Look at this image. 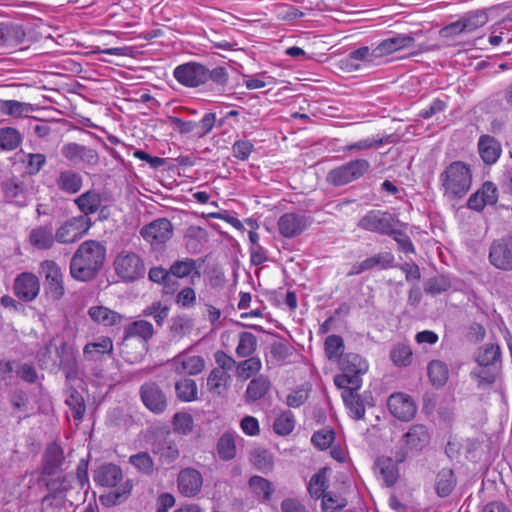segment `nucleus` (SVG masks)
Here are the masks:
<instances>
[{
  "mask_svg": "<svg viewBox=\"0 0 512 512\" xmlns=\"http://www.w3.org/2000/svg\"><path fill=\"white\" fill-rule=\"evenodd\" d=\"M172 425L175 432L188 435L193 430L194 420L188 413H176L173 417Z\"/></svg>",
  "mask_w": 512,
  "mask_h": 512,
  "instance_id": "nucleus-51",
  "label": "nucleus"
},
{
  "mask_svg": "<svg viewBox=\"0 0 512 512\" xmlns=\"http://www.w3.org/2000/svg\"><path fill=\"white\" fill-rule=\"evenodd\" d=\"M342 398L345 406L348 408L350 415L354 419H361L365 415V406L360 395L357 393L359 389L341 388Z\"/></svg>",
  "mask_w": 512,
  "mask_h": 512,
  "instance_id": "nucleus-22",
  "label": "nucleus"
},
{
  "mask_svg": "<svg viewBox=\"0 0 512 512\" xmlns=\"http://www.w3.org/2000/svg\"><path fill=\"white\" fill-rule=\"evenodd\" d=\"M397 223L395 217L388 212L370 210L360 218L357 226L369 232L387 235L392 233V226H396Z\"/></svg>",
  "mask_w": 512,
  "mask_h": 512,
  "instance_id": "nucleus-7",
  "label": "nucleus"
},
{
  "mask_svg": "<svg viewBox=\"0 0 512 512\" xmlns=\"http://www.w3.org/2000/svg\"><path fill=\"white\" fill-rule=\"evenodd\" d=\"M72 277L80 281H88L96 275V241L83 242L75 252L71 264Z\"/></svg>",
  "mask_w": 512,
  "mask_h": 512,
  "instance_id": "nucleus-2",
  "label": "nucleus"
},
{
  "mask_svg": "<svg viewBox=\"0 0 512 512\" xmlns=\"http://www.w3.org/2000/svg\"><path fill=\"white\" fill-rule=\"evenodd\" d=\"M253 144L248 140H238L232 146L233 156L239 160H247L253 151Z\"/></svg>",
  "mask_w": 512,
  "mask_h": 512,
  "instance_id": "nucleus-63",
  "label": "nucleus"
},
{
  "mask_svg": "<svg viewBox=\"0 0 512 512\" xmlns=\"http://www.w3.org/2000/svg\"><path fill=\"white\" fill-rule=\"evenodd\" d=\"M393 259L394 258L390 253H380L372 257H368L362 262L353 265L349 275H358L375 267L386 268L392 263Z\"/></svg>",
  "mask_w": 512,
  "mask_h": 512,
  "instance_id": "nucleus-23",
  "label": "nucleus"
},
{
  "mask_svg": "<svg viewBox=\"0 0 512 512\" xmlns=\"http://www.w3.org/2000/svg\"><path fill=\"white\" fill-rule=\"evenodd\" d=\"M308 225V217L299 213H285L278 220L279 233L285 238L297 237L307 229Z\"/></svg>",
  "mask_w": 512,
  "mask_h": 512,
  "instance_id": "nucleus-18",
  "label": "nucleus"
},
{
  "mask_svg": "<svg viewBox=\"0 0 512 512\" xmlns=\"http://www.w3.org/2000/svg\"><path fill=\"white\" fill-rule=\"evenodd\" d=\"M207 75V67L197 62L178 65L173 71L174 78L186 87H198L205 84Z\"/></svg>",
  "mask_w": 512,
  "mask_h": 512,
  "instance_id": "nucleus-10",
  "label": "nucleus"
},
{
  "mask_svg": "<svg viewBox=\"0 0 512 512\" xmlns=\"http://www.w3.org/2000/svg\"><path fill=\"white\" fill-rule=\"evenodd\" d=\"M427 373L431 384L437 388L444 386L449 378L448 366L441 360L430 361L427 366Z\"/></svg>",
  "mask_w": 512,
  "mask_h": 512,
  "instance_id": "nucleus-29",
  "label": "nucleus"
},
{
  "mask_svg": "<svg viewBox=\"0 0 512 512\" xmlns=\"http://www.w3.org/2000/svg\"><path fill=\"white\" fill-rule=\"evenodd\" d=\"M40 291L38 278L29 272L19 274L14 281V293L22 301L34 300Z\"/></svg>",
  "mask_w": 512,
  "mask_h": 512,
  "instance_id": "nucleus-19",
  "label": "nucleus"
},
{
  "mask_svg": "<svg viewBox=\"0 0 512 512\" xmlns=\"http://www.w3.org/2000/svg\"><path fill=\"white\" fill-rule=\"evenodd\" d=\"M133 489V483L130 479L125 480L113 491L101 494L99 499L104 506L110 507L124 502Z\"/></svg>",
  "mask_w": 512,
  "mask_h": 512,
  "instance_id": "nucleus-26",
  "label": "nucleus"
},
{
  "mask_svg": "<svg viewBox=\"0 0 512 512\" xmlns=\"http://www.w3.org/2000/svg\"><path fill=\"white\" fill-rule=\"evenodd\" d=\"M489 260L497 269L512 270V238H502L494 241L490 247Z\"/></svg>",
  "mask_w": 512,
  "mask_h": 512,
  "instance_id": "nucleus-12",
  "label": "nucleus"
},
{
  "mask_svg": "<svg viewBox=\"0 0 512 512\" xmlns=\"http://www.w3.org/2000/svg\"><path fill=\"white\" fill-rule=\"evenodd\" d=\"M391 359L397 366H408L412 361V351L409 346L398 344L391 351Z\"/></svg>",
  "mask_w": 512,
  "mask_h": 512,
  "instance_id": "nucleus-53",
  "label": "nucleus"
},
{
  "mask_svg": "<svg viewBox=\"0 0 512 512\" xmlns=\"http://www.w3.org/2000/svg\"><path fill=\"white\" fill-rule=\"evenodd\" d=\"M342 374L334 377L337 388L360 389L362 386L361 375L368 371V363L358 354H347L340 360Z\"/></svg>",
  "mask_w": 512,
  "mask_h": 512,
  "instance_id": "nucleus-3",
  "label": "nucleus"
},
{
  "mask_svg": "<svg viewBox=\"0 0 512 512\" xmlns=\"http://www.w3.org/2000/svg\"><path fill=\"white\" fill-rule=\"evenodd\" d=\"M55 240V235L50 227L34 228L29 235L30 244L40 250L51 248Z\"/></svg>",
  "mask_w": 512,
  "mask_h": 512,
  "instance_id": "nucleus-27",
  "label": "nucleus"
},
{
  "mask_svg": "<svg viewBox=\"0 0 512 512\" xmlns=\"http://www.w3.org/2000/svg\"><path fill=\"white\" fill-rule=\"evenodd\" d=\"M177 486L179 492L184 497H196L202 490L203 477L201 473L194 468H184L178 474Z\"/></svg>",
  "mask_w": 512,
  "mask_h": 512,
  "instance_id": "nucleus-17",
  "label": "nucleus"
},
{
  "mask_svg": "<svg viewBox=\"0 0 512 512\" xmlns=\"http://www.w3.org/2000/svg\"><path fill=\"white\" fill-rule=\"evenodd\" d=\"M175 390L177 397L184 402H191L197 397V385L192 379H183L176 382Z\"/></svg>",
  "mask_w": 512,
  "mask_h": 512,
  "instance_id": "nucleus-44",
  "label": "nucleus"
},
{
  "mask_svg": "<svg viewBox=\"0 0 512 512\" xmlns=\"http://www.w3.org/2000/svg\"><path fill=\"white\" fill-rule=\"evenodd\" d=\"M236 376L247 380L256 375L262 368V362L258 357H250L236 364Z\"/></svg>",
  "mask_w": 512,
  "mask_h": 512,
  "instance_id": "nucleus-38",
  "label": "nucleus"
},
{
  "mask_svg": "<svg viewBox=\"0 0 512 512\" xmlns=\"http://www.w3.org/2000/svg\"><path fill=\"white\" fill-rule=\"evenodd\" d=\"M75 203L83 212L82 216L89 217V214H92L96 211V192L93 190L87 191L86 193L80 195L75 200Z\"/></svg>",
  "mask_w": 512,
  "mask_h": 512,
  "instance_id": "nucleus-52",
  "label": "nucleus"
},
{
  "mask_svg": "<svg viewBox=\"0 0 512 512\" xmlns=\"http://www.w3.org/2000/svg\"><path fill=\"white\" fill-rule=\"evenodd\" d=\"M5 199L18 206H25L27 204V192L22 183L8 181L3 186Z\"/></svg>",
  "mask_w": 512,
  "mask_h": 512,
  "instance_id": "nucleus-32",
  "label": "nucleus"
},
{
  "mask_svg": "<svg viewBox=\"0 0 512 512\" xmlns=\"http://www.w3.org/2000/svg\"><path fill=\"white\" fill-rule=\"evenodd\" d=\"M140 396L145 407L154 414H161L167 408V396L154 382L144 383L140 388Z\"/></svg>",
  "mask_w": 512,
  "mask_h": 512,
  "instance_id": "nucleus-13",
  "label": "nucleus"
},
{
  "mask_svg": "<svg viewBox=\"0 0 512 512\" xmlns=\"http://www.w3.org/2000/svg\"><path fill=\"white\" fill-rule=\"evenodd\" d=\"M430 442V434L426 426L416 424L409 428L403 436V446L395 451L397 462H404L409 454L418 453Z\"/></svg>",
  "mask_w": 512,
  "mask_h": 512,
  "instance_id": "nucleus-5",
  "label": "nucleus"
},
{
  "mask_svg": "<svg viewBox=\"0 0 512 512\" xmlns=\"http://www.w3.org/2000/svg\"><path fill=\"white\" fill-rule=\"evenodd\" d=\"M414 43V38L407 34H400L384 39L376 46V54L379 58L388 56L401 49L409 48Z\"/></svg>",
  "mask_w": 512,
  "mask_h": 512,
  "instance_id": "nucleus-21",
  "label": "nucleus"
},
{
  "mask_svg": "<svg viewBox=\"0 0 512 512\" xmlns=\"http://www.w3.org/2000/svg\"><path fill=\"white\" fill-rule=\"evenodd\" d=\"M170 275L175 276L177 278H185L190 275L200 276L197 271L196 261L191 258H185L182 260H177L169 268Z\"/></svg>",
  "mask_w": 512,
  "mask_h": 512,
  "instance_id": "nucleus-35",
  "label": "nucleus"
},
{
  "mask_svg": "<svg viewBox=\"0 0 512 512\" xmlns=\"http://www.w3.org/2000/svg\"><path fill=\"white\" fill-rule=\"evenodd\" d=\"M22 142L20 132L13 127L0 129V149L4 151L15 150Z\"/></svg>",
  "mask_w": 512,
  "mask_h": 512,
  "instance_id": "nucleus-40",
  "label": "nucleus"
},
{
  "mask_svg": "<svg viewBox=\"0 0 512 512\" xmlns=\"http://www.w3.org/2000/svg\"><path fill=\"white\" fill-rule=\"evenodd\" d=\"M456 485L454 472L451 469L444 468L436 476L435 490L439 497L448 496Z\"/></svg>",
  "mask_w": 512,
  "mask_h": 512,
  "instance_id": "nucleus-31",
  "label": "nucleus"
},
{
  "mask_svg": "<svg viewBox=\"0 0 512 512\" xmlns=\"http://www.w3.org/2000/svg\"><path fill=\"white\" fill-rule=\"evenodd\" d=\"M249 486L261 501L267 502L271 499L273 487L267 479L261 476H252L249 479Z\"/></svg>",
  "mask_w": 512,
  "mask_h": 512,
  "instance_id": "nucleus-43",
  "label": "nucleus"
},
{
  "mask_svg": "<svg viewBox=\"0 0 512 512\" xmlns=\"http://www.w3.org/2000/svg\"><path fill=\"white\" fill-rule=\"evenodd\" d=\"M382 144H383L382 139L366 138V139H361L359 141H356L354 143L347 145L343 149V151H345V152H347V151H363V150H368L371 148H377V147L381 146Z\"/></svg>",
  "mask_w": 512,
  "mask_h": 512,
  "instance_id": "nucleus-61",
  "label": "nucleus"
},
{
  "mask_svg": "<svg viewBox=\"0 0 512 512\" xmlns=\"http://www.w3.org/2000/svg\"><path fill=\"white\" fill-rule=\"evenodd\" d=\"M335 434L333 430L324 428L316 431L311 438L312 443L320 450L327 449L334 441Z\"/></svg>",
  "mask_w": 512,
  "mask_h": 512,
  "instance_id": "nucleus-55",
  "label": "nucleus"
},
{
  "mask_svg": "<svg viewBox=\"0 0 512 512\" xmlns=\"http://www.w3.org/2000/svg\"><path fill=\"white\" fill-rule=\"evenodd\" d=\"M370 169L366 159H354L342 164L327 174V180L334 186H343L363 177Z\"/></svg>",
  "mask_w": 512,
  "mask_h": 512,
  "instance_id": "nucleus-4",
  "label": "nucleus"
},
{
  "mask_svg": "<svg viewBox=\"0 0 512 512\" xmlns=\"http://www.w3.org/2000/svg\"><path fill=\"white\" fill-rule=\"evenodd\" d=\"M500 358V348L497 345L489 344L482 347L477 355V362L481 367L494 365Z\"/></svg>",
  "mask_w": 512,
  "mask_h": 512,
  "instance_id": "nucleus-46",
  "label": "nucleus"
},
{
  "mask_svg": "<svg viewBox=\"0 0 512 512\" xmlns=\"http://www.w3.org/2000/svg\"><path fill=\"white\" fill-rule=\"evenodd\" d=\"M478 152L485 164L492 165L500 158L502 146L495 137L485 134L478 139Z\"/></svg>",
  "mask_w": 512,
  "mask_h": 512,
  "instance_id": "nucleus-20",
  "label": "nucleus"
},
{
  "mask_svg": "<svg viewBox=\"0 0 512 512\" xmlns=\"http://www.w3.org/2000/svg\"><path fill=\"white\" fill-rule=\"evenodd\" d=\"M320 498H322L321 506L325 512H335L345 506L344 499L331 493H324Z\"/></svg>",
  "mask_w": 512,
  "mask_h": 512,
  "instance_id": "nucleus-62",
  "label": "nucleus"
},
{
  "mask_svg": "<svg viewBox=\"0 0 512 512\" xmlns=\"http://www.w3.org/2000/svg\"><path fill=\"white\" fill-rule=\"evenodd\" d=\"M251 461L253 465L263 473L272 471L274 466L272 454L264 449L255 450L251 454Z\"/></svg>",
  "mask_w": 512,
  "mask_h": 512,
  "instance_id": "nucleus-47",
  "label": "nucleus"
},
{
  "mask_svg": "<svg viewBox=\"0 0 512 512\" xmlns=\"http://www.w3.org/2000/svg\"><path fill=\"white\" fill-rule=\"evenodd\" d=\"M277 80L266 73L244 76L243 83L247 89L254 90L275 85Z\"/></svg>",
  "mask_w": 512,
  "mask_h": 512,
  "instance_id": "nucleus-49",
  "label": "nucleus"
},
{
  "mask_svg": "<svg viewBox=\"0 0 512 512\" xmlns=\"http://www.w3.org/2000/svg\"><path fill=\"white\" fill-rule=\"evenodd\" d=\"M269 380L260 375L250 381L246 389V398L249 401H256L261 399L269 390Z\"/></svg>",
  "mask_w": 512,
  "mask_h": 512,
  "instance_id": "nucleus-36",
  "label": "nucleus"
},
{
  "mask_svg": "<svg viewBox=\"0 0 512 512\" xmlns=\"http://www.w3.org/2000/svg\"><path fill=\"white\" fill-rule=\"evenodd\" d=\"M390 413L402 421L411 420L417 411L414 400L405 393H394L390 395L387 401Z\"/></svg>",
  "mask_w": 512,
  "mask_h": 512,
  "instance_id": "nucleus-14",
  "label": "nucleus"
},
{
  "mask_svg": "<svg viewBox=\"0 0 512 512\" xmlns=\"http://www.w3.org/2000/svg\"><path fill=\"white\" fill-rule=\"evenodd\" d=\"M62 461V451L56 444L47 448L45 453V470L50 474Z\"/></svg>",
  "mask_w": 512,
  "mask_h": 512,
  "instance_id": "nucleus-56",
  "label": "nucleus"
},
{
  "mask_svg": "<svg viewBox=\"0 0 512 512\" xmlns=\"http://www.w3.org/2000/svg\"><path fill=\"white\" fill-rule=\"evenodd\" d=\"M40 273L47 282L48 293L55 299L64 294L63 275L60 267L52 260H45L40 265Z\"/></svg>",
  "mask_w": 512,
  "mask_h": 512,
  "instance_id": "nucleus-16",
  "label": "nucleus"
},
{
  "mask_svg": "<svg viewBox=\"0 0 512 512\" xmlns=\"http://www.w3.org/2000/svg\"><path fill=\"white\" fill-rule=\"evenodd\" d=\"M114 270L123 281H135L145 274V266L139 255L130 251L120 252L114 260Z\"/></svg>",
  "mask_w": 512,
  "mask_h": 512,
  "instance_id": "nucleus-6",
  "label": "nucleus"
},
{
  "mask_svg": "<svg viewBox=\"0 0 512 512\" xmlns=\"http://www.w3.org/2000/svg\"><path fill=\"white\" fill-rule=\"evenodd\" d=\"M236 433L224 432L218 439L216 450L219 458L223 461H230L236 456Z\"/></svg>",
  "mask_w": 512,
  "mask_h": 512,
  "instance_id": "nucleus-25",
  "label": "nucleus"
},
{
  "mask_svg": "<svg viewBox=\"0 0 512 512\" xmlns=\"http://www.w3.org/2000/svg\"><path fill=\"white\" fill-rule=\"evenodd\" d=\"M153 453L158 455L165 463H173L179 457L177 445L171 440H163L153 448Z\"/></svg>",
  "mask_w": 512,
  "mask_h": 512,
  "instance_id": "nucleus-42",
  "label": "nucleus"
},
{
  "mask_svg": "<svg viewBox=\"0 0 512 512\" xmlns=\"http://www.w3.org/2000/svg\"><path fill=\"white\" fill-rule=\"evenodd\" d=\"M257 339L250 332H242L239 334L238 344L236 347V355L240 358H250L256 351Z\"/></svg>",
  "mask_w": 512,
  "mask_h": 512,
  "instance_id": "nucleus-37",
  "label": "nucleus"
},
{
  "mask_svg": "<svg viewBox=\"0 0 512 512\" xmlns=\"http://www.w3.org/2000/svg\"><path fill=\"white\" fill-rule=\"evenodd\" d=\"M154 329L153 325L146 320H138L130 323L125 329L124 340L127 341L130 338H138L142 342H146L153 336Z\"/></svg>",
  "mask_w": 512,
  "mask_h": 512,
  "instance_id": "nucleus-28",
  "label": "nucleus"
},
{
  "mask_svg": "<svg viewBox=\"0 0 512 512\" xmlns=\"http://www.w3.org/2000/svg\"><path fill=\"white\" fill-rule=\"evenodd\" d=\"M205 367L204 359L199 355L183 351L171 360V368L179 375H197Z\"/></svg>",
  "mask_w": 512,
  "mask_h": 512,
  "instance_id": "nucleus-15",
  "label": "nucleus"
},
{
  "mask_svg": "<svg viewBox=\"0 0 512 512\" xmlns=\"http://www.w3.org/2000/svg\"><path fill=\"white\" fill-rule=\"evenodd\" d=\"M376 47L370 49L367 46L360 47L356 50H353L348 55V60L362 62L365 65H373L377 64L378 60H380L379 55L375 53Z\"/></svg>",
  "mask_w": 512,
  "mask_h": 512,
  "instance_id": "nucleus-45",
  "label": "nucleus"
},
{
  "mask_svg": "<svg viewBox=\"0 0 512 512\" xmlns=\"http://www.w3.org/2000/svg\"><path fill=\"white\" fill-rule=\"evenodd\" d=\"M443 195L449 200L460 199L471 188L472 171L470 166L462 161H454L439 175Z\"/></svg>",
  "mask_w": 512,
  "mask_h": 512,
  "instance_id": "nucleus-1",
  "label": "nucleus"
},
{
  "mask_svg": "<svg viewBox=\"0 0 512 512\" xmlns=\"http://www.w3.org/2000/svg\"><path fill=\"white\" fill-rule=\"evenodd\" d=\"M295 426L294 415L290 411L283 412L274 422V432L281 436L289 435Z\"/></svg>",
  "mask_w": 512,
  "mask_h": 512,
  "instance_id": "nucleus-50",
  "label": "nucleus"
},
{
  "mask_svg": "<svg viewBox=\"0 0 512 512\" xmlns=\"http://www.w3.org/2000/svg\"><path fill=\"white\" fill-rule=\"evenodd\" d=\"M129 463L140 473L150 475L154 471V461L147 452H139L129 457Z\"/></svg>",
  "mask_w": 512,
  "mask_h": 512,
  "instance_id": "nucleus-48",
  "label": "nucleus"
},
{
  "mask_svg": "<svg viewBox=\"0 0 512 512\" xmlns=\"http://www.w3.org/2000/svg\"><path fill=\"white\" fill-rule=\"evenodd\" d=\"M67 500L65 495L60 491L52 493L43 498L41 503L42 512H68Z\"/></svg>",
  "mask_w": 512,
  "mask_h": 512,
  "instance_id": "nucleus-41",
  "label": "nucleus"
},
{
  "mask_svg": "<svg viewBox=\"0 0 512 512\" xmlns=\"http://www.w3.org/2000/svg\"><path fill=\"white\" fill-rule=\"evenodd\" d=\"M450 281L445 276L431 278L425 287V291L432 295H438L446 292L450 288Z\"/></svg>",
  "mask_w": 512,
  "mask_h": 512,
  "instance_id": "nucleus-57",
  "label": "nucleus"
},
{
  "mask_svg": "<svg viewBox=\"0 0 512 512\" xmlns=\"http://www.w3.org/2000/svg\"><path fill=\"white\" fill-rule=\"evenodd\" d=\"M397 463L395 456L394 459L390 457H380L376 461V468L386 486L394 485L398 479L399 471L396 465Z\"/></svg>",
  "mask_w": 512,
  "mask_h": 512,
  "instance_id": "nucleus-24",
  "label": "nucleus"
},
{
  "mask_svg": "<svg viewBox=\"0 0 512 512\" xmlns=\"http://www.w3.org/2000/svg\"><path fill=\"white\" fill-rule=\"evenodd\" d=\"M230 375L223 369H213L207 378V387L210 392L221 394L228 386Z\"/></svg>",
  "mask_w": 512,
  "mask_h": 512,
  "instance_id": "nucleus-39",
  "label": "nucleus"
},
{
  "mask_svg": "<svg viewBox=\"0 0 512 512\" xmlns=\"http://www.w3.org/2000/svg\"><path fill=\"white\" fill-rule=\"evenodd\" d=\"M92 226L87 216H77L63 223L55 233V239L62 244L76 242L82 238Z\"/></svg>",
  "mask_w": 512,
  "mask_h": 512,
  "instance_id": "nucleus-9",
  "label": "nucleus"
},
{
  "mask_svg": "<svg viewBox=\"0 0 512 512\" xmlns=\"http://www.w3.org/2000/svg\"><path fill=\"white\" fill-rule=\"evenodd\" d=\"M387 235L391 236L398 243L401 251L404 253H414V245L407 234L397 230L395 226H392V233H388Z\"/></svg>",
  "mask_w": 512,
  "mask_h": 512,
  "instance_id": "nucleus-59",
  "label": "nucleus"
},
{
  "mask_svg": "<svg viewBox=\"0 0 512 512\" xmlns=\"http://www.w3.org/2000/svg\"><path fill=\"white\" fill-rule=\"evenodd\" d=\"M140 234L152 246H157L164 244L172 237L173 227L166 218H159L142 227Z\"/></svg>",
  "mask_w": 512,
  "mask_h": 512,
  "instance_id": "nucleus-11",
  "label": "nucleus"
},
{
  "mask_svg": "<svg viewBox=\"0 0 512 512\" xmlns=\"http://www.w3.org/2000/svg\"><path fill=\"white\" fill-rule=\"evenodd\" d=\"M344 350L343 339L338 335H330L325 340V353L329 359L339 358Z\"/></svg>",
  "mask_w": 512,
  "mask_h": 512,
  "instance_id": "nucleus-54",
  "label": "nucleus"
},
{
  "mask_svg": "<svg viewBox=\"0 0 512 512\" xmlns=\"http://www.w3.org/2000/svg\"><path fill=\"white\" fill-rule=\"evenodd\" d=\"M326 477L324 472L315 474L309 482L308 490L312 497L320 498L325 493Z\"/></svg>",
  "mask_w": 512,
  "mask_h": 512,
  "instance_id": "nucleus-58",
  "label": "nucleus"
},
{
  "mask_svg": "<svg viewBox=\"0 0 512 512\" xmlns=\"http://www.w3.org/2000/svg\"><path fill=\"white\" fill-rule=\"evenodd\" d=\"M488 22V15L484 9L470 11L459 20L445 26L441 33L444 36L473 32Z\"/></svg>",
  "mask_w": 512,
  "mask_h": 512,
  "instance_id": "nucleus-8",
  "label": "nucleus"
},
{
  "mask_svg": "<svg viewBox=\"0 0 512 512\" xmlns=\"http://www.w3.org/2000/svg\"><path fill=\"white\" fill-rule=\"evenodd\" d=\"M62 155L72 162H90L93 150L77 143H68L62 147Z\"/></svg>",
  "mask_w": 512,
  "mask_h": 512,
  "instance_id": "nucleus-30",
  "label": "nucleus"
},
{
  "mask_svg": "<svg viewBox=\"0 0 512 512\" xmlns=\"http://www.w3.org/2000/svg\"><path fill=\"white\" fill-rule=\"evenodd\" d=\"M476 193L487 205H494L498 200L497 187L490 181L485 182Z\"/></svg>",
  "mask_w": 512,
  "mask_h": 512,
  "instance_id": "nucleus-60",
  "label": "nucleus"
},
{
  "mask_svg": "<svg viewBox=\"0 0 512 512\" xmlns=\"http://www.w3.org/2000/svg\"><path fill=\"white\" fill-rule=\"evenodd\" d=\"M122 480L120 467L114 464L103 465L98 468V483L103 486L115 487Z\"/></svg>",
  "mask_w": 512,
  "mask_h": 512,
  "instance_id": "nucleus-33",
  "label": "nucleus"
},
{
  "mask_svg": "<svg viewBox=\"0 0 512 512\" xmlns=\"http://www.w3.org/2000/svg\"><path fill=\"white\" fill-rule=\"evenodd\" d=\"M0 110L4 114L20 117L25 112V104L16 100L2 101Z\"/></svg>",
  "mask_w": 512,
  "mask_h": 512,
  "instance_id": "nucleus-64",
  "label": "nucleus"
},
{
  "mask_svg": "<svg viewBox=\"0 0 512 512\" xmlns=\"http://www.w3.org/2000/svg\"><path fill=\"white\" fill-rule=\"evenodd\" d=\"M57 185L62 191L73 194L80 190L82 179L73 171H62L57 178Z\"/></svg>",
  "mask_w": 512,
  "mask_h": 512,
  "instance_id": "nucleus-34",
  "label": "nucleus"
}]
</instances>
